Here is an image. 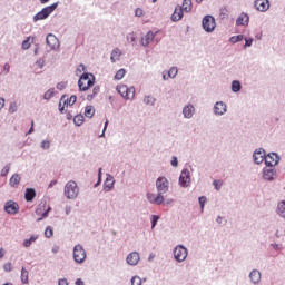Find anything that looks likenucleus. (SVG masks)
<instances>
[{"label":"nucleus","mask_w":285,"mask_h":285,"mask_svg":"<svg viewBox=\"0 0 285 285\" xmlns=\"http://www.w3.org/2000/svg\"><path fill=\"white\" fill-rule=\"evenodd\" d=\"M52 235H55V232L52 230V227L48 226L45 230V237H48V239H50Z\"/></svg>","instance_id":"nucleus-41"},{"label":"nucleus","mask_w":285,"mask_h":285,"mask_svg":"<svg viewBox=\"0 0 285 285\" xmlns=\"http://www.w3.org/2000/svg\"><path fill=\"white\" fill-rule=\"evenodd\" d=\"M73 259L77 264H83L86 262V249L81 245L73 247Z\"/></svg>","instance_id":"nucleus-5"},{"label":"nucleus","mask_w":285,"mask_h":285,"mask_svg":"<svg viewBox=\"0 0 285 285\" xmlns=\"http://www.w3.org/2000/svg\"><path fill=\"white\" fill-rule=\"evenodd\" d=\"M157 222H159V216L153 215V218H151V228H155V226H157Z\"/></svg>","instance_id":"nucleus-46"},{"label":"nucleus","mask_w":285,"mask_h":285,"mask_svg":"<svg viewBox=\"0 0 285 285\" xmlns=\"http://www.w3.org/2000/svg\"><path fill=\"white\" fill-rule=\"evenodd\" d=\"M10 173V167L8 165L4 166V168L1 171V176L6 177Z\"/></svg>","instance_id":"nucleus-48"},{"label":"nucleus","mask_w":285,"mask_h":285,"mask_svg":"<svg viewBox=\"0 0 285 285\" xmlns=\"http://www.w3.org/2000/svg\"><path fill=\"white\" fill-rule=\"evenodd\" d=\"M99 90H100L99 86L94 87L92 94H89L87 96L88 101H92V99H95L96 95H99Z\"/></svg>","instance_id":"nucleus-35"},{"label":"nucleus","mask_w":285,"mask_h":285,"mask_svg":"<svg viewBox=\"0 0 285 285\" xmlns=\"http://www.w3.org/2000/svg\"><path fill=\"white\" fill-rule=\"evenodd\" d=\"M106 128H108V120L105 121L104 131L100 137H104V132H106Z\"/></svg>","instance_id":"nucleus-62"},{"label":"nucleus","mask_w":285,"mask_h":285,"mask_svg":"<svg viewBox=\"0 0 285 285\" xmlns=\"http://www.w3.org/2000/svg\"><path fill=\"white\" fill-rule=\"evenodd\" d=\"M215 115H224L226 112V104L218 101L214 107Z\"/></svg>","instance_id":"nucleus-22"},{"label":"nucleus","mask_w":285,"mask_h":285,"mask_svg":"<svg viewBox=\"0 0 285 285\" xmlns=\"http://www.w3.org/2000/svg\"><path fill=\"white\" fill-rule=\"evenodd\" d=\"M67 106H75L77 104V96H71L69 99H66Z\"/></svg>","instance_id":"nucleus-42"},{"label":"nucleus","mask_w":285,"mask_h":285,"mask_svg":"<svg viewBox=\"0 0 285 285\" xmlns=\"http://www.w3.org/2000/svg\"><path fill=\"white\" fill-rule=\"evenodd\" d=\"M83 121H85L83 115H77L73 117L75 126H83Z\"/></svg>","instance_id":"nucleus-33"},{"label":"nucleus","mask_w":285,"mask_h":285,"mask_svg":"<svg viewBox=\"0 0 285 285\" xmlns=\"http://www.w3.org/2000/svg\"><path fill=\"white\" fill-rule=\"evenodd\" d=\"M10 186H19V184H21V176H19V174H14L10 180H9Z\"/></svg>","instance_id":"nucleus-27"},{"label":"nucleus","mask_w":285,"mask_h":285,"mask_svg":"<svg viewBox=\"0 0 285 285\" xmlns=\"http://www.w3.org/2000/svg\"><path fill=\"white\" fill-rule=\"evenodd\" d=\"M265 164L268 167L277 166L279 164V156L275 153L265 156Z\"/></svg>","instance_id":"nucleus-11"},{"label":"nucleus","mask_w":285,"mask_h":285,"mask_svg":"<svg viewBox=\"0 0 285 285\" xmlns=\"http://www.w3.org/2000/svg\"><path fill=\"white\" fill-rule=\"evenodd\" d=\"M46 41H47V45L49 46V48H50L51 50H57V49L59 48V39L56 38L55 35L49 33V35L47 36Z\"/></svg>","instance_id":"nucleus-13"},{"label":"nucleus","mask_w":285,"mask_h":285,"mask_svg":"<svg viewBox=\"0 0 285 285\" xmlns=\"http://www.w3.org/2000/svg\"><path fill=\"white\" fill-rule=\"evenodd\" d=\"M181 10H184V12H190V10H193V0H184Z\"/></svg>","instance_id":"nucleus-29"},{"label":"nucleus","mask_w":285,"mask_h":285,"mask_svg":"<svg viewBox=\"0 0 285 285\" xmlns=\"http://www.w3.org/2000/svg\"><path fill=\"white\" fill-rule=\"evenodd\" d=\"M50 97H52L51 90H48L47 92H45V99H50Z\"/></svg>","instance_id":"nucleus-58"},{"label":"nucleus","mask_w":285,"mask_h":285,"mask_svg":"<svg viewBox=\"0 0 285 285\" xmlns=\"http://www.w3.org/2000/svg\"><path fill=\"white\" fill-rule=\"evenodd\" d=\"M30 37H28L23 42H22V50H28L30 48Z\"/></svg>","instance_id":"nucleus-43"},{"label":"nucleus","mask_w":285,"mask_h":285,"mask_svg":"<svg viewBox=\"0 0 285 285\" xmlns=\"http://www.w3.org/2000/svg\"><path fill=\"white\" fill-rule=\"evenodd\" d=\"M255 164H262L266 161V151L264 149H258L253 155Z\"/></svg>","instance_id":"nucleus-15"},{"label":"nucleus","mask_w":285,"mask_h":285,"mask_svg":"<svg viewBox=\"0 0 285 285\" xmlns=\"http://www.w3.org/2000/svg\"><path fill=\"white\" fill-rule=\"evenodd\" d=\"M32 132H35V121H31V128L29 129L27 135H32Z\"/></svg>","instance_id":"nucleus-57"},{"label":"nucleus","mask_w":285,"mask_h":285,"mask_svg":"<svg viewBox=\"0 0 285 285\" xmlns=\"http://www.w3.org/2000/svg\"><path fill=\"white\" fill-rule=\"evenodd\" d=\"M37 236H31L29 239H26L23 243L24 248H30L32 246V243L37 242Z\"/></svg>","instance_id":"nucleus-36"},{"label":"nucleus","mask_w":285,"mask_h":285,"mask_svg":"<svg viewBox=\"0 0 285 285\" xmlns=\"http://www.w3.org/2000/svg\"><path fill=\"white\" fill-rule=\"evenodd\" d=\"M3 71L6 72V75H8V72H10V63H6L3 66Z\"/></svg>","instance_id":"nucleus-56"},{"label":"nucleus","mask_w":285,"mask_h":285,"mask_svg":"<svg viewBox=\"0 0 285 285\" xmlns=\"http://www.w3.org/2000/svg\"><path fill=\"white\" fill-rule=\"evenodd\" d=\"M228 16V9H226V8H223V9H220V17H227Z\"/></svg>","instance_id":"nucleus-55"},{"label":"nucleus","mask_w":285,"mask_h":285,"mask_svg":"<svg viewBox=\"0 0 285 285\" xmlns=\"http://www.w3.org/2000/svg\"><path fill=\"white\" fill-rule=\"evenodd\" d=\"M199 205H200V209L204 210V205L206 204V197L202 196L198 198Z\"/></svg>","instance_id":"nucleus-47"},{"label":"nucleus","mask_w":285,"mask_h":285,"mask_svg":"<svg viewBox=\"0 0 285 285\" xmlns=\"http://www.w3.org/2000/svg\"><path fill=\"white\" fill-rule=\"evenodd\" d=\"M249 278L253 282V284H259V281L262 279V273L259 271L254 269L249 274Z\"/></svg>","instance_id":"nucleus-23"},{"label":"nucleus","mask_w":285,"mask_h":285,"mask_svg":"<svg viewBox=\"0 0 285 285\" xmlns=\"http://www.w3.org/2000/svg\"><path fill=\"white\" fill-rule=\"evenodd\" d=\"M9 112H17V104H11L9 107Z\"/></svg>","instance_id":"nucleus-54"},{"label":"nucleus","mask_w":285,"mask_h":285,"mask_svg":"<svg viewBox=\"0 0 285 285\" xmlns=\"http://www.w3.org/2000/svg\"><path fill=\"white\" fill-rule=\"evenodd\" d=\"M21 282H22V284H28V282H29L28 271L26 269V267L21 268Z\"/></svg>","instance_id":"nucleus-34"},{"label":"nucleus","mask_w":285,"mask_h":285,"mask_svg":"<svg viewBox=\"0 0 285 285\" xmlns=\"http://www.w3.org/2000/svg\"><path fill=\"white\" fill-rule=\"evenodd\" d=\"M178 69L176 67H171L168 71V77L166 75L163 76V79H175L177 77Z\"/></svg>","instance_id":"nucleus-28"},{"label":"nucleus","mask_w":285,"mask_h":285,"mask_svg":"<svg viewBox=\"0 0 285 285\" xmlns=\"http://www.w3.org/2000/svg\"><path fill=\"white\" fill-rule=\"evenodd\" d=\"M136 17H144V9L137 8L135 11Z\"/></svg>","instance_id":"nucleus-52"},{"label":"nucleus","mask_w":285,"mask_h":285,"mask_svg":"<svg viewBox=\"0 0 285 285\" xmlns=\"http://www.w3.org/2000/svg\"><path fill=\"white\" fill-rule=\"evenodd\" d=\"M58 285H68V281L66 278H62L59 281Z\"/></svg>","instance_id":"nucleus-60"},{"label":"nucleus","mask_w":285,"mask_h":285,"mask_svg":"<svg viewBox=\"0 0 285 285\" xmlns=\"http://www.w3.org/2000/svg\"><path fill=\"white\" fill-rule=\"evenodd\" d=\"M174 257L176 262H185L186 257H188V249L184 247L183 245H178L174 249Z\"/></svg>","instance_id":"nucleus-6"},{"label":"nucleus","mask_w":285,"mask_h":285,"mask_svg":"<svg viewBox=\"0 0 285 285\" xmlns=\"http://www.w3.org/2000/svg\"><path fill=\"white\" fill-rule=\"evenodd\" d=\"M35 197H37V191L33 188H27L24 194L26 202H32Z\"/></svg>","instance_id":"nucleus-25"},{"label":"nucleus","mask_w":285,"mask_h":285,"mask_svg":"<svg viewBox=\"0 0 285 285\" xmlns=\"http://www.w3.org/2000/svg\"><path fill=\"white\" fill-rule=\"evenodd\" d=\"M230 43H237L239 41H244V36L243 35H238V36H234L229 39Z\"/></svg>","instance_id":"nucleus-38"},{"label":"nucleus","mask_w":285,"mask_h":285,"mask_svg":"<svg viewBox=\"0 0 285 285\" xmlns=\"http://www.w3.org/2000/svg\"><path fill=\"white\" fill-rule=\"evenodd\" d=\"M263 178L266 179V181H273L275 179V168L265 167L263 169Z\"/></svg>","instance_id":"nucleus-14"},{"label":"nucleus","mask_w":285,"mask_h":285,"mask_svg":"<svg viewBox=\"0 0 285 285\" xmlns=\"http://www.w3.org/2000/svg\"><path fill=\"white\" fill-rule=\"evenodd\" d=\"M248 21H250V17L247 13H240L236 20V26H248Z\"/></svg>","instance_id":"nucleus-21"},{"label":"nucleus","mask_w":285,"mask_h":285,"mask_svg":"<svg viewBox=\"0 0 285 285\" xmlns=\"http://www.w3.org/2000/svg\"><path fill=\"white\" fill-rule=\"evenodd\" d=\"M155 39V33L153 31H149L142 39H141V45L142 46H148L150 41Z\"/></svg>","instance_id":"nucleus-26"},{"label":"nucleus","mask_w":285,"mask_h":285,"mask_svg":"<svg viewBox=\"0 0 285 285\" xmlns=\"http://www.w3.org/2000/svg\"><path fill=\"white\" fill-rule=\"evenodd\" d=\"M144 104L154 105L155 104V98H153L150 96H147V97L144 98Z\"/></svg>","instance_id":"nucleus-45"},{"label":"nucleus","mask_w":285,"mask_h":285,"mask_svg":"<svg viewBox=\"0 0 285 285\" xmlns=\"http://www.w3.org/2000/svg\"><path fill=\"white\" fill-rule=\"evenodd\" d=\"M41 148H43V150H48L50 148V141L43 140L41 144Z\"/></svg>","instance_id":"nucleus-49"},{"label":"nucleus","mask_w":285,"mask_h":285,"mask_svg":"<svg viewBox=\"0 0 285 285\" xmlns=\"http://www.w3.org/2000/svg\"><path fill=\"white\" fill-rule=\"evenodd\" d=\"M119 57H121V50L119 48H116L111 51V61H119Z\"/></svg>","instance_id":"nucleus-30"},{"label":"nucleus","mask_w":285,"mask_h":285,"mask_svg":"<svg viewBox=\"0 0 285 285\" xmlns=\"http://www.w3.org/2000/svg\"><path fill=\"white\" fill-rule=\"evenodd\" d=\"M6 106V99L0 98V110Z\"/></svg>","instance_id":"nucleus-61"},{"label":"nucleus","mask_w":285,"mask_h":285,"mask_svg":"<svg viewBox=\"0 0 285 285\" xmlns=\"http://www.w3.org/2000/svg\"><path fill=\"white\" fill-rule=\"evenodd\" d=\"M253 46V39L246 38L245 39V48H250Z\"/></svg>","instance_id":"nucleus-51"},{"label":"nucleus","mask_w":285,"mask_h":285,"mask_svg":"<svg viewBox=\"0 0 285 285\" xmlns=\"http://www.w3.org/2000/svg\"><path fill=\"white\" fill-rule=\"evenodd\" d=\"M147 198H148V202H150V204H164V196L160 195L159 193L157 195L155 194H147Z\"/></svg>","instance_id":"nucleus-16"},{"label":"nucleus","mask_w":285,"mask_h":285,"mask_svg":"<svg viewBox=\"0 0 285 285\" xmlns=\"http://www.w3.org/2000/svg\"><path fill=\"white\" fill-rule=\"evenodd\" d=\"M114 186H115V178L110 175H107V178L104 183V190L106 193H109V190H112Z\"/></svg>","instance_id":"nucleus-20"},{"label":"nucleus","mask_w":285,"mask_h":285,"mask_svg":"<svg viewBox=\"0 0 285 285\" xmlns=\"http://www.w3.org/2000/svg\"><path fill=\"white\" fill-rule=\"evenodd\" d=\"M57 10V3H53L51 6H48L43 8L41 11H39L35 17L33 21H43V19H48L50 17V13Z\"/></svg>","instance_id":"nucleus-4"},{"label":"nucleus","mask_w":285,"mask_h":285,"mask_svg":"<svg viewBox=\"0 0 285 285\" xmlns=\"http://www.w3.org/2000/svg\"><path fill=\"white\" fill-rule=\"evenodd\" d=\"M177 165H178L177 157H173L171 166L177 167Z\"/></svg>","instance_id":"nucleus-59"},{"label":"nucleus","mask_w":285,"mask_h":285,"mask_svg":"<svg viewBox=\"0 0 285 285\" xmlns=\"http://www.w3.org/2000/svg\"><path fill=\"white\" fill-rule=\"evenodd\" d=\"M3 269L7 273H10V271H12V263H6L4 266H3Z\"/></svg>","instance_id":"nucleus-50"},{"label":"nucleus","mask_w":285,"mask_h":285,"mask_svg":"<svg viewBox=\"0 0 285 285\" xmlns=\"http://www.w3.org/2000/svg\"><path fill=\"white\" fill-rule=\"evenodd\" d=\"M52 186H57V180H51L49 184V188H52Z\"/></svg>","instance_id":"nucleus-63"},{"label":"nucleus","mask_w":285,"mask_h":285,"mask_svg":"<svg viewBox=\"0 0 285 285\" xmlns=\"http://www.w3.org/2000/svg\"><path fill=\"white\" fill-rule=\"evenodd\" d=\"M213 184H214L216 190H219V188H222V180H214Z\"/></svg>","instance_id":"nucleus-53"},{"label":"nucleus","mask_w":285,"mask_h":285,"mask_svg":"<svg viewBox=\"0 0 285 285\" xmlns=\"http://www.w3.org/2000/svg\"><path fill=\"white\" fill-rule=\"evenodd\" d=\"M94 116H95V107L87 106L85 108V117H88L89 119H92Z\"/></svg>","instance_id":"nucleus-31"},{"label":"nucleus","mask_w":285,"mask_h":285,"mask_svg":"<svg viewBox=\"0 0 285 285\" xmlns=\"http://www.w3.org/2000/svg\"><path fill=\"white\" fill-rule=\"evenodd\" d=\"M19 204L14 200H8L4 204V213L8 215H17L19 213Z\"/></svg>","instance_id":"nucleus-8"},{"label":"nucleus","mask_w":285,"mask_h":285,"mask_svg":"<svg viewBox=\"0 0 285 285\" xmlns=\"http://www.w3.org/2000/svg\"><path fill=\"white\" fill-rule=\"evenodd\" d=\"M184 18V10L181 9L180 6H177L175 8L174 13L171 14V21H181Z\"/></svg>","instance_id":"nucleus-19"},{"label":"nucleus","mask_w":285,"mask_h":285,"mask_svg":"<svg viewBox=\"0 0 285 285\" xmlns=\"http://www.w3.org/2000/svg\"><path fill=\"white\" fill-rule=\"evenodd\" d=\"M179 185L183 188H188L190 186V171L188 169H184L179 177Z\"/></svg>","instance_id":"nucleus-10"},{"label":"nucleus","mask_w":285,"mask_h":285,"mask_svg":"<svg viewBox=\"0 0 285 285\" xmlns=\"http://www.w3.org/2000/svg\"><path fill=\"white\" fill-rule=\"evenodd\" d=\"M45 210V212H43ZM51 210L50 207L46 209V205L40 206L36 209V215H42L40 218L37 219V222H41L42 219H46L48 217V213Z\"/></svg>","instance_id":"nucleus-18"},{"label":"nucleus","mask_w":285,"mask_h":285,"mask_svg":"<svg viewBox=\"0 0 285 285\" xmlns=\"http://www.w3.org/2000/svg\"><path fill=\"white\" fill-rule=\"evenodd\" d=\"M277 213L281 217H285V200L278 203Z\"/></svg>","instance_id":"nucleus-32"},{"label":"nucleus","mask_w":285,"mask_h":285,"mask_svg":"<svg viewBox=\"0 0 285 285\" xmlns=\"http://www.w3.org/2000/svg\"><path fill=\"white\" fill-rule=\"evenodd\" d=\"M79 195V186L73 180H69L65 186V197L67 199H76Z\"/></svg>","instance_id":"nucleus-2"},{"label":"nucleus","mask_w":285,"mask_h":285,"mask_svg":"<svg viewBox=\"0 0 285 285\" xmlns=\"http://www.w3.org/2000/svg\"><path fill=\"white\" fill-rule=\"evenodd\" d=\"M156 188L160 195H164V193H168L169 183L166 177H159L156 180Z\"/></svg>","instance_id":"nucleus-7"},{"label":"nucleus","mask_w":285,"mask_h":285,"mask_svg":"<svg viewBox=\"0 0 285 285\" xmlns=\"http://www.w3.org/2000/svg\"><path fill=\"white\" fill-rule=\"evenodd\" d=\"M66 106H68L67 101H66V97H62L60 99V102H59V110H60V112H63V109L66 108Z\"/></svg>","instance_id":"nucleus-40"},{"label":"nucleus","mask_w":285,"mask_h":285,"mask_svg":"<svg viewBox=\"0 0 285 285\" xmlns=\"http://www.w3.org/2000/svg\"><path fill=\"white\" fill-rule=\"evenodd\" d=\"M254 6L258 12H266L271 8V2L268 0H255Z\"/></svg>","instance_id":"nucleus-12"},{"label":"nucleus","mask_w":285,"mask_h":285,"mask_svg":"<svg viewBox=\"0 0 285 285\" xmlns=\"http://www.w3.org/2000/svg\"><path fill=\"white\" fill-rule=\"evenodd\" d=\"M131 285H141V278L139 276H134L131 278Z\"/></svg>","instance_id":"nucleus-44"},{"label":"nucleus","mask_w":285,"mask_h":285,"mask_svg":"<svg viewBox=\"0 0 285 285\" xmlns=\"http://www.w3.org/2000/svg\"><path fill=\"white\" fill-rule=\"evenodd\" d=\"M76 285H83V281H81V278H78V279L76 281Z\"/></svg>","instance_id":"nucleus-64"},{"label":"nucleus","mask_w":285,"mask_h":285,"mask_svg":"<svg viewBox=\"0 0 285 285\" xmlns=\"http://www.w3.org/2000/svg\"><path fill=\"white\" fill-rule=\"evenodd\" d=\"M116 90L124 99H135V87L128 88L126 85H118Z\"/></svg>","instance_id":"nucleus-3"},{"label":"nucleus","mask_w":285,"mask_h":285,"mask_svg":"<svg viewBox=\"0 0 285 285\" xmlns=\"http://www.w3.org/2000/svg\"><path fill=\"white\" fill-rule=\"evenodd\" d=\"M79 90L86 92V90L95 86V76L92 73H83L78 81Z\"/></svg>","instance_id":"nucleus-1"},{"label":"nucleus","mask_w":285,"mask_h":285,"mask_svg":"<svg viewBox=\"0 0 285 285\" xmlns=\"http://www.w3.org/2000/svg\"><path fill=\"white\" fill-rule=\"evenodd\" d=\"M122 77H126V70L125 69L118 70L115 75V79H117L118 81L121 80Z\"/></svg>","instance_id":"nucleus-39"},{"label":"nucleus","mask_w":285,"mask_h":285,"mask_svg":"<svg viewBox=\"0 0 285 285\" xmlns=\"http://www.w3.org/2000/svg\"><path fill=\"white\" fill-rule=\"evenodd\" d=\"M127 264L130 266H137L139 264V253L132 252L127 256Z\"/></svg>","instance_id":"nucleus-17"},{"label":"nucleus","mask_w":285,"mask_h":285,"mask_svg":"<svg viewBox=\"0 0 285 285\" xmlns=\"http://www.w3.org/2000/svg\"><path fill=\"white\" fill-rule=\"evenodd\" d=\"M232 90L233 92H239V90H242V83H239L237 80H234L232 82Z\"/></svg>","instance_id":"nucleus-37"},{"label":"nucleus","mask_w":285,"mask_h":285,"mask_svg":"<svg viewBox=\"0 0 285 285\" xmlns=\"http://www.w3.org/2000/svg\"><path fill=\"white\" fill-rule=\"evenodd\" d=\"M183 114H184V117H186V119H190V117H193V115H195V107L193 105H187L183 109Z\"/></svg>","instance_id":"nucleus-24"},{"label":"nucleus","mask_w":285,"mask_h":285,"mask_svg":"<svg viewBox=\"0 0 285 285\" xmlns=\"http://www.w3.org/2000/svg\"><path fill=\"white\" fill-rule=\"evenodd\" d=\"M215 18L212 16H206L203 19V28L205 30V32H213V30H215Z\"/></svg>","instance_id":"nucleus-9"}]
</instances>
